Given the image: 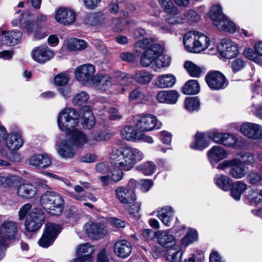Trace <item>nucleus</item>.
Listing matches in <instances>:
<instances>
[{"label": "nucleus", "instance_id": "obj_1", "mask_svg": "<svg viewBox=\"0 0 262 262\" xmlns=\"http://www.w3.org/2000/svg\"><path fill=\"white\" fill-rule=\"evenodd\" d=\"M144 158L142 151L130 146L112 148L110 153V161L117 170H114L111 176L112 182L117 183L123 176V171L130 170Z\"/></svg>", "mask_w": 262, "mask_h": 262}, {"label": "nucleus", "instance_id": "obj_2", "mask_svg": "<svg viewBox=\"0 0 262 262\" xmlns=\"http://www.w3.org/2000/svg\"><path fill=\"white\" fill-rule=\"evenodd\" d=\"M135 50L141 53L144 51L140 58V63L144 67H147L151 63L154 64L156 58L163 53V48L160 44L155 43L151 38H144L135 44Z\"/></svg>", "mask_w": 262, "mask_h": 262}, {"label": "nucleus", "instance_id": "obj_3", "mask_svg": "<svg viewBox=\"0 0 262 262\" xmlns=\"http://www.w3.org/2000/svg\"><path fill=\"white\" fill-rule=\"evenodd\" d=\"M210 40L203 33L193 31L186 33L183 37L185 49L190 52L200 53L210 45Z\"/></svg>", "mask_w": 262, "mask_h": 262}, {"label": "nucleus", "instance_id": "obj_4", "mask_svg": "<svg viewBox=\"0 0 262 262\" xmlns=\"http://www.w3.org/2000/svg\"><path fill=\"white\" fill-rule=\"evenodd\" d=\"M42 207L48 213L53 216H59L62 213L64 201L60 195L54 191H47L40 199Z\"/></svg>", "mask_w": 262, "mask_h": 262}, {"label": "nucleus", "instance_id": "obj_5", "mask_svg": "<svg viewBox=\"0 0 262 262\" xmlns=\"http://www.w3.org/2000/svg\"><path fill=\"white\" fill-rule=\"evenodd\" d=\"M79 115L73 108L67 107L59 114L57 122L59 128L67 132L75 128L79 123Z\"/></svg>", "mask_w": 262, "mask_h": 262}, {"label": "nucleus", "instance_id": "obj_6", "mask_svg": "<svg viewBox=\"0 0 262 262\" xmlns=\"http://www.w3.org/2000/svg\"><path fill=\"white\" fill-rule=\"evenodd\" d=\"M137 184L136 180L130 179L126 186H121L116 188L115 191V195L121 203L131 204L136 199L135 189Z\"/></svg>", "mask_w": 262, "mask_h": 262}, {"label": "nucleus", "instance_id": "obj_7", "mask_svg": "<svg viewBox=\"0 0 262 262\" xmlns=\"http://www.w3.org/2000/svg\"><path fill=\"white\" fill-rule=\"evenodd\" d=\"M45 219V214L41 209H32L26 219L25 223L26 229L30 232L37 231L42 226Z\"/></svg>", "mask_w": 262, "mask_h": 262}, {"label": "nucleus", "instance_id": "obj_8", "mask_svg": "<svg viewBox=\"0 0 262 262\" xmlns=\"http://www.w3.org/2000/svg\"><path fill=\"white\" fill-rule=\"evenodd\" d=\"M61 228L59 225L48 223L45 225L43 233L38 241V244L43 248L52 245L60 232Z\"/></svg>", "mask_w": 262, "mask_h": 262}, {"label": "nucleus", "instance_id": "obj_9", "mask_svg": "<svg viewBox=\"0 0 262 262\" xmlns=\"http://www.w3.org/2000/svg\"><path fill=\"white\" fill-rule=\"evenodd\" d=\"M95 71L94 66L88 63L77 67L74 73L76 78L83 84H85L88 83L93 84L96 80L95 77L98 76V75H94Z\"/></svg>", "mask_w": 262, "mask_h": 262}, {"label": "nucleus", "instance_id": "obj_10", "mask_svg": "<svg viewBox=\"0 0 262 262\" xmlns=\"http://www.w3.org/2000/svg\"><path fill=\"white\" fill-rule=\"evenodd\" d=\"M162 123L157 121L156 117L151 114L142 115L139 117L136 123L137 128L142 132L159 129Z\"/></svg>", "mask_w": 262, "mask_h": 262}, {"label": "nucleus", "instance_id": "obj_11", "mask_svg": "<svg viewBox=\"0 0 262 262\" xmlns=\"http://www.w3.org/2000/svg\"><path fill=\"white\" fill-rule=\"evenodd\" d=\"M205 80L209 87L212 90L224 89L228 85L225 76L218 71H213L207 74Z\"/></svg>", "mask_w": 262, "mask_h": 262}, {"label": "nucleus", "instance_id": "obj_12", "mask_svg": "<svg viewBox=\"0 0 262 262\" xmlns=\"http://www.w3.org/2000/svg\"><path fill=\"white\" fill-rule=\"evenodd\" d=\"M18 225V224L13 222H7L3 224L0 233H1L4 242L8 244L9 242L16 238Z\"/></svg>", "mask_w": 262, "mask_h": 262}, {"label": "nucleus", "instance_id": "obj_13", "mask_svg": "<svg viewBox=\"0 0 262 262\" xmlns=\"http://www.w3.org/2000/svg\"><path fill=\"white\" fill-rule=\"evenodd\" d=\"M94 248L89 243H84L77 246L76 254L77 257L71 262H93L92 254Z\"/></svg>", "mask_w": 262, "mask_h": 262}, {"label": "nucleus", "instance_id": "obj_14", "mask_svg": "<svg viewBox=\"0 0 262 262\" xmlns=\"http://www.w3.org/2000/svg\"><path fill=\"white\" fill-rule=\"evenodd\" d=\"M241 132L246 137L252 139H262V126L259 124L246 122L240 127Z\"/></svg>", "mask_w": 262, "mask_h": 262}, {"label": "nucleus", "instance_id": "obj_15", "mask_svg": "<svg viewBox=\"0 0 262 262\" xmlns=\"http://www.w3.org/2000/svg\"><path fill=\"white\" fill-rule=\"evenodd\" d=\"M57 151L59 156L64 159L73 158L77 154V148L67 138L59 143Z\"/></svg>", "mask_w": 262, "mask_h": 262}, {"label": "nucleus", "instance_id": "obj_16", "mask_svg": "<svg viewBox=\"0 0 262 262\" xmlns=\"http://www.w3.org/2000/svg\"><path fill=\"white\" fill-rule=\"evenodd\" d=\"M217 50L224 58L230 59L235 56L238 52L237 46L230 40H223L218 45Z\"/></svg>", "mask_w": 262, "mask_h": 262}, {"label": "nucleus", "instance_id": "obj_17", "mask_svg": "<svg viewBox=\"0 0 262 262\" xmlns=\"http://www.w3.org/2000/svg\"><path fill=\"white\" fill-rule=\"evenodd\" d=\"M84 229L88 236L92 239L101 238L106 233L103 225L98 223L88 222L85 224Z\"/></svg>", "mask_w": 262, "mask_h": 262}, {"label": "nucleus", "instance_id": "obj_18", "mask_svg": "<svg viewBox=\"0 0 262 262\" xmlns=\"http://www.w3.org/2000/svg\"><path fill=\"white\" fill-rule=\"evenodd\" d=\"M22 33L19 31H0V45L7 46H14L20 42Z\"/></svg>", "mask_w": 262, "mask_h": 262}, {"label": "nucleus", "instance_id": "obj_19", "mask_svg": "<svg viewBox=\"0 0 262 262\" xmlns=\"http://www.w3.org/2000/svg\"><path fill=\"white\" fill-rule=\"evenodd\" d=\"M55 18L58 23L64 25H69L75 21L76 14L70 9L60 7L57 10Z\"/></svg>", "mask_w": 262, "mask_h": 262}, {"label": "nucleus", "instance_id": "obj_20", "mask_svg": "<svg viewBox=\"0 0 262 262\" xmlns=\"http://www.w3.org/2000/svg\"><path fill=\"white\" fill-rule=\"evenodd\" d=\"M213 133H198L195 136V140L190 144V147L195 150H202L213 141Z\"/></svg>", "mask_w": 262, "mask_h": 262}, {"label": "nucleus", "instance_id": "obj_21", "mask_svg": "<svg viewBox=\"0 0 262 262\" xmlns=\"http://www.w3.org/2000/svg\"><path fill=\"white\" fill-rule=\"evenodd\" d=\"M51 163V158L47 154H35L28 160V164L30 165L39 169H45Z\"/></svg>", "mask_w": 262, "mask_h": 262}, {"label": "nucleus", "instance_id": "obj_22", "mask_svg": "<svg viewBox=\"0 0 262 262\" xmlns=\"http://www.w3.org/2000/svg\"><path fill=\"white\" fill-rule=\"evenodd\" d=\"M213 141L226 147H233L236 143L237 139L232 134L225 133H213Z\"/></svg>", "mask_w": 262, "mask_h": 262}, {"label": "nucleus", "instance_id": "obj_23", "mask_svg": "<svg viewBox=\"0 0 262 262\" xmlns=\"http://www.w3.org/2000/svg\"><path fill=\"white\" fill-rule=\"evenodd\" d=\"M66 138L77 148L82 147L88 141L86 135L81 130L76 129L70 132Z\"/></svg>", "mask_w": 262, "mask_h": 262}, {"label": "nucleus", "instance_id": "obj_24", "mask_svg": "<svg viewBox=\"0 0 262 262\" xmlns=\"http://www.w3.org/2000/svg\"><path fill=\"white\" fill-rule=\"evenodd\" d=\"M6 136L5 137V144L10 150H17L23 146L24 140L19 133L7 134Z\"/></svg>", "mask_w": 262, "mask_h": 262}, {"label": "nucleus", "instance_id": "obj_25", "mask_svg": "<svg viewBox=\"0 0 262 262\" xmlns=\"http://www.w3.org/2000/svg\"><path fill=\"white\" fill-rule=\"evenodd\" d=\"M114 251L117 256L125 258L130 254L132 251V245L127 241L120 240L114 244Z\"/></svg>", "mask_w": 262, "mask_h": 262}, {"label": "nucleus", "instance_id": "obj_26", "mask_svg": "<svg viewBox=\"0 0 262 262\" xmlns=\"http://www.w3.org/2000/svg\"><path fill=\"white\" fill-rule=\"evenodd\" d=\"M179 97V94L177 91H161L156 96V99L159 103L169 104H176Z\"/></svg>", "mask_w": 262, "mask_h": 262}, {"label": "nucleus", "instance_id": "obj_27", "mask_svg": "<svg viewBox=\"0 0 262 262\" xmlns=\"http://www.w3.org/2000/svg\"><path fill=\"white\" fill-rule=\"evenodd\" d=\"M53 56V53L47 47H38L32 51L33 58L40 63H43Z\"/></svg>", "mask_w": 262, "mask_h": 262}, {"label": "nucleus", "instance_id": "obj_28", "mask_svg": "<svg viewBox=\"0 0 262 262\" xmlns=\"http://www.w3.org/2000/svg\"><path fill=\"white\" fill-rule=\"evenodd\" d=\"M207 155L211 164L213 165L226 158L227 153L223 147L215 145L208 151Z\"/></svg>", "mask_w": 262, "mask_h": 262}, {"label": "nucleus", "instance_id": "obj_29", "mask_svg": "<svg viewBox=\"0 0 262 262\" xmlns=\"http://www.w3.org/2000/svg\"><path fill=\"white\" fill-rule=\"evenodd\" d=\"M156 235L158 238L159 244L162 246L169 249L176 245V238L173 235L167 231H159Z\"/></svg>", "mask_w": 262, "mask_h": 262}, {"label": "nucleus", "instance_id": "obj_30", "mask_svg": "<svg viewBox=\"0 0 262 262\" xmlns=\"http://www.w3.org/2000/svg\"><path fill=\"white\" fill-rule=\"evenodd\" d=\"M232 162H233L230 166V174L235 179L244 177L247 173L244 164L239 160L232 159Z\"/></svg>", "mask_w": 262, "mask_h": 262}, {"label": "nucleus", "instance_id": "obj_31", "mask_svg": "<svg viewBox=\"0 0 262 262\" xmlns=\"http://www.w3.org/2000/svg\"><path fill=\"white\" fill-rule=\"evenodd\" d=\"M112 136L111 132L105 128H99L93 130L90 135V140L101 142L109 140Z\"/></svg>", "mask_w": 262, "mask_h": 262}, {"label": "nucleus", "instance_id": "obj_32", "mask_svg": "<svg viewBox=\"0 0 262 262\" xmlns=\"http://www.w3.org/2000/svg\"><path fill=\"white\" fill-rule=\"evenodd\" d=\"M81 111L84 113L82 122L83 127L87 129L93 128L96 124V120L92 114L91 107L89 106H84L81 108Z\"/></svg>", "mask_w": 262, "mask_h": 262}, {"label": "nucleus", "instance_id": "obj_33", "mask_svg": "<svg viewBox=\"0 0 262 262\" xmlns=\"http://www.w3.org/2000/svg\"><path fill=\"white\" fill-rule=\"evenodd\" d=\"M37 192L36 187L29 183L23 184L18 186L17 189V194L21 197L30 199L34 197Z\"/></svg>", "mask_w": 262, "mask_h": 262}, {"label": "nucleus", "instance_id": "obj_34", "mask_svg": "<svg viewBox=\"0 0 262 262\" xmlns=\"http://www.w3.org/2000/svg\"><path fill=\"white\" fill-rule=\"evenodd\" d=\"M165 19L169 24L177 25L183 23L184 18L181 15L179 9L176 7L165 12Z\"/></svg>", "mask_w": 262, "mask_h": 262}, {"label": "nucleus", "instance_id": "obj_35", "mask_svg": "<svg viewBox=\"0 0 262 262\" xmlns=\"http://www.w3.org/2000/svg\"><path fill=\"white\" fill-rule=\"evenodd\" d=\"M173 211L170 206H165L158 211V216L166 226H170L173 219Z\"/></svg>", "mask_w": 262, "mask_h": 262}, {"label": "nucleus", "instance_id": "obj_36", "mask_svg": "<svg viewBox=\"0 0 262 262\" xmlns=\"http://www.w3.org/2000/svg\"><path fill=\"white\" fill-rule=\"evenodd\" d=\"M247 189V185L242 181H236L230 188V195L236 201L240 200L241 195Z\"/></svg>", "mask_w": 262, "mask_h": 262}, {"label": "nucleus", "instance_id": "obj_37", "mask_svg": "<svg viewBox=\"0 0 262 262\" xmlns=\"http://www.w3.org/2000/svg\"><path fill=\"white\" fill-rule=\"evenodd\" d=\"M176 79L171 74H165L159 76L155 80L156 85L159 88L172 87L176 83Z\"/></svg>", "mask_w": 262, "mask_h": 262}, {"label": "nucleus", "instance_id": "obj_38", "mask_svg": "<svg viewBox=\"0 0 262 262\" xmlns=\"http://www.w3.org/2000/svg\"><path fill=\"white\" fill-rule=\"evenodd\" d=\"M214 182L219 188L225 191L230 190L233 182L230 178L224 174L216 175Z\"/></svg>", "mask_w": 262, "mask_h": 262}, {"label": "nucleus", "instance_id": "obj_39", "mask_svg": "<svg viewBox=\"0 0 262 262\" xmlns=\"http://www.w3.org/2000/svg\"><path fill=\"white\" fill-rule=\"evenodd\" d=\"M153 75L146 70H138L132 75V78L141 84L149 83L152 79Z\"/></svg>", "mask_w": 262, "mask_h": 262}, {"label": "nucleus", "instance_id": "obj_40", "mask_svg": "<svg viewBox=\"0 0 262 262\" xmlns=\"http://www.w3.org/2000/svg\"><path fill=\"white\" fill-rule=\"evenodd\" d=\"M166 256L167 259L170 262H179L182 259L183 252L179 245H176L169 248Z\"/></svg>", "mask_w": 262, "mask_h": 262}, {"label": "nucleus", "instance_id": "obj_41", "mask_svg": "<svg viewBox=\"0 0 262 262\" xmlns=\"http://www.w3.org/2000/svg\"><path fill=\"white\" fill-rule=\"evenodd\" d=\"M209 16L212 20L213 24L216 27L221 23V20L226 16L222 13V8L219 5L212 6L209 12Z\"/></svg>", "mask_w": 262, "mask_h": 262}, {"label": "nucleus", "instance_id": "obj_42", "mask_svg": "<svg viewBox=\"0 0 262 262\" xmlns=\"http://www.w3.org/2000/svg\"><path fill=\"white\" fill-rule=\"evenodd\" d=\"M96 80L93 84L99 86V89L105 91L106 89L111 86L115 80H112V78L107 75H100L95 77Z\"/></svg>", "mask_w": 262, "mask_h": 262}, {"label": "nucleus", "instance_id": "obj_43", "mask_svg": "<svg viewBox=\"0 0 262 262\" xmlns=\"http://www.w3.org/2000/svg\"><path fill=\"white\" fill-rule=\"evenodd\" d=\"M66 46L67 49L69 51H76L86 48V43L82 39L71 38L67 40Z\"/></svg>", "mask_w": 262, "mask_h": 262}, {"label": "nucleus", "instance_id": "obj_44", "mask_svg": "<svg viewBox=\"0 0 262 262\" xmlns=\"http://www.w3.org/2000/svg\"><path fill=\"white\" fill-rule=\"evenodd\" d=\"M122 138L128 141L139 139V132L132 126H126L121 130Z\"/></svg>", "mask_w": 262, "mask_h": 262}, {"label": "nucleus", "instance_id": "obj_45", "mask_svg": "<svg viewBox=\"0 0 262 262\" xmlns=\"http://www.w3.org/2000/svg\"><path fill=\"white\" fill-rule=\"evenodd\" d=\"M128 99L130 101H135L138 103H143L148 100V97L141 88H138L130 92L128 95Z\"/></svg>", "mask_w": 262, "mask_h": 262}, {"label": "nucleus", "instance_id": "obj_46", "mask_svg": "<svg viewBox=\"0 0 262 262\" xmlns=\"http://www.w3.org/2000/svg\"><path fill=\"white\" fill-rule=\"evenodd\" d=\"M200 91V86L195 80L187 81L182 88L183 93L186 95H195Z\"/></svg>", "mask_w": 262, "mask_h": 262}, {"label": "nucleus", "instance_id": "obj_47", "mask_svg": "<svg viewBox=\"0 0 262 262\" xmlns=\"http://www.w3.org/2000/svg\"><path fill=\"white\" fill-rule=\"evenodd\" d=\"M198 233L195 230L189 229L181 239V245L186 247L198 240Z\"/></svg>", "mask_w": 262, "mask_h": 262}, {"label": "nucleus", "instance_id": "obj_48", "mask_svg": "<svg viewBox=\"0 0 262 262\" xmlns=\"http://www.w3.org/2000/svg\"><path fill=\"white\" fill-rule=\"evenodd\" d=\"M218 29L230 33H234L236 30L234 23L229 20L226 16L221 20V23L216 26Z\"/></svg>", "mask_w": 262, "mask_h": 262}, {"label": "nucleus", "instance_id": "obj_49", "mask_svg": "<svg viewBox=\"0 0 262 262\" xmlns=\"http://www.w3.org/2000/svg\"><path fill=\"white\" fill-rule=\"evenodd\" d=\"M171 58L170 56L167 55H162V53L160 54L159 56L156 58L155 62L152 64V68L155 71L156 70L155 68H161L163 67H167L170 65Z\"/></svg>", "mask_w": 262, "mask_h": 262}, {"label": "nucleus", "instance_id": "obj_50", "mask_svg": "<svg viewBox=\"0 0 262 262\" xmlns=\"http://www.w3.org/2000/svg\"><path fill=\"white\" fill-rule=\"evenodd\" d=\"M156 164L151 161H147L138 166V169L146 176L152 174L156 170Z\"/></svg>", "mask_w": 262, "mask_h": 262}, {"label": "nucleus", "instance_id": "obj_51", "mask_svg": "<svg viewBox=\"0 0 262 262\" xmlns=\"http://www.w3.org/2000/svg\"><path fill=\"white\" fill-rule=\"evenodd\" d=\"M244 56L249 60L253 62L262 65V59L259 56L258 53L254 49L247 48L245 49L244 53Z\"/></svg>", "mask_w": 262, "mask_h": 262}, {"label": "nucleus", "instance_id": "obj_52", "mask_svg": "<svg viewBox=\"0 0 262 262\" xmlns=\"http://www.w3.org/2000/svg\"><path fill=\"white\" fill-rule=\"evenodd\" d=\"M184 67L192 77H199L202 73L201 68L190 61L185 62Z\"/></svg>", "mask_w": 262, "mask_h": 262}, {"label": "nucleus", "instance_id": "obj_53", "mask_svg": "<svg viewBox=\"0 0 262 262\" xmlns=\"http://www.w3.org/2000/svg\"><path fill=\"white\" fill-rule=\"evenodd\" d=\"M17 177L12 175H0V186L5 188L11 187L16 183Z\"/></svg>", "mask_w": 262, "mask_h": 262}, {"label": "nucleus", "instance_id": "obj_54", "mask_svg": "<svg viewBox=\"0 0 262 262\" xmlns=\"http://www.w3.org/2000/svg\"><path fill=\"white\" fill-rule=\"evenodd\" d=\"M199 106V100L196 97H188L185 99V107L189 112L198 110Z\"/></svg>", "mask_w": 262, "mask_h": 262}, {"label": "nucleus", "instance_id": "obj_55", "mask_svg": "<svg viewBox=\"0 0 262 262\" xmlns=\"http://www.w3.org/2000/svg\"><path fill=\"white\" fill-rule=\"evenodd\" d=\"M76 193L71 192V196L75 199L79 201H85L86 197V192L84 191L82 186L77 185L74 187Z\"/></svg>", "mask_w": 262, "mask_h": 262}, {"label": "nucleus", "instance_id": "obj_56", "mask_svg": "<svg viewBox=\"0 0 262 262\" xmlns=\"http://www.w3.org/2000/svg\"><path fill=\"white\" fill-rule=\"evenodd\" d=\"M89 98V96L85 92H81L73 98V103L75 105L81 106L85 104Z\"/></svg>", "mask_w": 262, "mask_h": 262}, {"label": "nucleus", "instance_id": "obj_57", "mask_svg": "<svg viewBox=\"0 0 262 262\" xmlns=\"http://www.w3.org/2000/svg\"><path fill=\"white\" fill-rule=\"evenodd\" d=\"M247 182L251 185H255L262 180L260 173L256 171H251L247 177Z\"/></svg>", "mask_w": 262, "mask_h": 262}, {"label": "nucleus", "instance_id": "obj_58", "mask_svg": "<svg viewBox=\"0 0 262 262\" xmlns=\"http://www.w3.org/2000/svg\"><path fill=\"white\" fill-rule=\"evenodd\" d=\"M69 76L66 73H61L54 77V84L57 85H66L69 80Z\"/></svg>", "mask_w": 262, "mask_h": 262}, {"label": "nucleus", "instance_id": "obj_59", "mask_svg": "<svg viewBox=\"0 0 262 262\" xmlns=\"http://www.w3.org/2000/svg\"><path fill=\"white\" fill-rule=\"evenodd\" d=\"M184 20L186 19L190 23H196L200 19L199 15L195 11L189 10L183 14Z\"/></svg>", "mask_w": 262, "mask_h": 262}, {"label": "nucleus", "instance_id": "obj_60", "mask_svg": "<svg viewBox=\"0 0 262 262\" xmlns=\"http://www.w3.org/2000/svg\"><path fill=\"white\" fill-rule=\"evenodd\" d=\"M246 65V62L241 58H236L231 62V67L234 73L242 70Z\"/></svg>", "mask_w": 262, "mask_h": 262}, {"label": "nucleus", "instance_id": "obj_61", "mask_svg": "<svg viewBox=\"0 0 262 262\" xmlns=\"http://www.w3.org/2000/svg\"><path fill=\"white\" fill-rule=\"evenodd\" d=\"M248 200L252 205H257L262 201V199L258 193V190H251L248 195Z\"/></svg>", "mask_w": 262, "mask_h": 262}, {"label": "nucleus", "instance_id": "obj_62", "mask_svg": "<svg viewBox=\"0 0 262 262\" xmlns=\"http://www.w3.org/2000/svg\"><path fill=\"white\" fill-rule=\"evenodd\" d=\"M124 6H125V0H117L116 3L109 5V11L112 14H116L119 10Z\"/></svg>", "mask_w": 262, "mask_h": 262}, {"label": "nucleus", "instance_id": "obj_63", "mask_svg": "<svg viewBox=\"0 0 262 262\" xmlns=\"http://www.w3.org/2000/svg\"><path fill=\"white\" fill-rule=\"evenodd\" d=\"M32 205L30 204L27 203L23 205L19 209L18 211L19 220H23L25 217L27 218L28 214L32 211Z\"/></svg>", "mask_w": 262, "mask_h": 262}, {"label": "nucleus", "instance_id": "obj_64", "mask_svg": "<svg viewBox=\"0 0 262 262\" xmlns=\"http://www.w3.org/2000/svg\"><path fill=\"white\" fill-rule=\"evenodd\" d=\"M117 82L122 86H127L131 84L132 80L129 75L124 73H120V75L117 76Z\"/></svg>", "mask_w": 262, "mask_h": 262}]
</instances>
